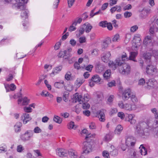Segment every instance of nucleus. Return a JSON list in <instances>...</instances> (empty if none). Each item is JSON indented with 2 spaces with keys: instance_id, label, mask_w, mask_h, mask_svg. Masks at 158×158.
Returning a JSON list of instances; mask_svg holds the SVG:
<instances>
[{
  "instance_id": "obj_1",
  "label": "nucleus",
  "mask_w": 158,
  "mask_h": 158,
  "mask_svg": "<svg viewBox=\"0 0 158 158\" xmlns=\"http://www.w3.org/2000/svg\"><path fill=\"white\" fill-rule=\"evenodd\" d=\"M16 3L15 4V6L17 10H21L20 14L21 17L23 19H25L27 17L28 11L25 9L24 5L27 3V0H16Z\"/></svg>"
},
{
  "instance_id": "obj_2",
  "label": "nucleus",
  "mask_w": 158,
  "mask_h": 158,
  "mask_svg": "<svg viewBox=\"0 0 158 158\" xmlns=\"http://www.w3.org/2000/svg\"><path fill=\"white\" fill-rule=\"evenodd\" d=\"M147 124L146 123H141L138 124L136 126V132L139 136L145 138L147 136L148 134V130H146Z\"/></svg>"
},
{
  "instance_id": "obj_3",
  "label": "nucleus",
  "mask_w": 158,
  "mask_h": 158,
  "mask_svg": "<svg viewBox=\"0 0 158 158\" xmlns=\"http://www.w3.org/2000/svg\"><path fill=\"white\" fill-rule=\"evenodd\" d=\"M73 98L75 100V102H78L80 104L82 103V107L83 109L87 110L89 108V104L87 102H84L83 101L81 100L82 96L81 95H80L78 93L75 94L73 95Z\"/></svg>"
},
{
  "instance_id": "obj_4",
  "label": "nucleus",
  "mask_w": 158,
  "mask_h": 158,
  "mask_svg": "<svg viewBox=\"0 0 158 158\" xmlns=\"http://www.w3.org/2000/svg\"><path fill=\"white\" fill-rule=\"evenodd\" d=\"M118 106L120 108L128 111L135 110L136 109V107L135 104L131 103H127L124 104L121 101L118 103Z\"/></svg>"
},
{
  "instance_id": "obj_5",
  "label": "nucleus",
  "mask_w": 158,
  "mask_h": 158,
  "mask_svg": "<svg viewBox=\"0 0 158 158\" xmlns=\"http://www.w3.org/2000/svg\"><path fill=\"white\" fill-rule=\"evenodd\" d=\"M120 73L123 74L128 75L131 71L130 66L127 64L123 63L119 68Z\"/></svg>"
},
{
  "instance_id": "obj_6",
  "label": "nucleus",
  "mask_w": 158,
  "mask_h": 158,
  "mask_svg": "<svg viewBox=\"0 0 158 158\" xmlns=\"http://www.w3.org/2000/svg\"><path fill=\"white\" fill-rule=\"evenodd\" d=\"M34 133L31 130H27L25 132L20 135L21 139L23 142H26L30 140L33 137Z\"/></svg>"
},
{
  "instance_id": "obj_7",
  "label": "nucleus",
  "mask_w": 158,
  "mask_h": 158,
  "mask_svg": "<svg viewBox=\"0 0 158 158\" xmlns=\"http://www.w3.org/2000/svg\"><path fill=\"white\" fill-rule=\"evenodd\" d=\"M156 83V80L154 79H150L146 80V84L145 85L144 88L147 89H152L154 88Z\"/></svg>"
},
{
  "instance_id": "obj_8",
  "label": "nucleus",
  "mask_w": 158,
  "mask_h": 158,
  "mask_svg": "<svg viewBox=\"0 0 158 158\" xmlns=\"http://www.w3.org/2000/svg\"><path fill=\"white\" fill-rule=\"evenodd\" d=\"M157 72L156 67L152 64H148L146 69V72L148 74L153 75L156 74Z\"/></svg>"
},
{
  "instance_id": "obj_9",
  "label": "nucleus",
  "mask_w": 158,
  "mask_h": 158,
  "mask_svg": "<svg viewBox=\"0 0 158 158\" xmlns=\"http://www.w3.org/2000/svg\"><path fill=\"white\" fill-rule=\"evenodd\" d=\"M140 37V35L139 34H135L134 35L133 41L135 44L134 45V47L136 48L139 47L141 45L142 41Z\"/></svg>"
},
{
  "instance_id": "obj_10",
  "label": "nucleus",
  "mask_w": 158,
  "mask_h": 158,
  "mask_svg": "<svg viewBox=\"0 0 158 158\" xmlns=\"http://www.w3.org/2000/svg\"><path fill=\"white\" fill-rule=\"evenodd\" d=\"M122 64L121 60L117 59L114 62L112 61H110L108 64L109 67L111 68L113 70L115 69L117 66H120Z\"/></svg>"
},
{
  "instance_id": "obj_11",
  "label": "nucleus",
  "mask_w": 158,
  "mask_h": 158,
  "mask_svg": "<svg viewBox=\"0 0 158 158\" xmlns=\"http://www.w3.org/2000/svg\"><path fill=\"white\" fill-rule=\"evenodd\" d=\"M83 153L87 154L91 151L92 146L90 143L85 142L83 143Z\"/></svg>"
},
{
  "instance_id": "obj_12",
  "label": "nucleus",
  "mask_w": 158,
  "mask_h": 158,
  "mask_svg": "<svg viewBox=\"0 0 158 158\" xmlns=\"http://www.w3.org/2000/svg\"><path fill=\"white\" fill-rule=\"evenodd\" d=\"M154 41L152 37L150 36H146L144 40L143 44L146 45L152 46Z\"/></svg>"
},
{
  "instance_id": "obj_13",
  "label": "nucleus",
  "mask_w": 158,
  "mask_h": 158,
  "mask_svg": "<svg viewBox=\"0 0 158 158\" xmlns=\"http://www.w3.org/2000/svg\"><path fill=\"white\" fill-rule=\"evenodd\" d=\"M131 90L130 89H125L123 93L122 98L124 100H127L130 97L131 95Z\"/></svg>"
},
{
  "instance_id": "obj_14",
  "label": "nucleus",
  "mask_w": 158,
  "mask_h": 158,
  "mask_svg": "<svg viewBox=\"0 0 158 158\" xmlns=\"http://www.w3.org/2000/svg\"><path fill=\"white\" fill-rule=\"evenodd\" d=\"M68 154L70 158H78V154L76 150L71 149L69 150Z\"/></svg>"
},
{
  "instance_id": "obj_15",
  "label": "nucleus",
  "mask_w": 158,
  "mask_h": 158,
  "mask_svg": "<svg viewBox=\"0 0 158 158\" xmlns=\"http://www.w3.org/2000/svg\"><path fill=\"white\" fill-rule=\"evenodd\" d=\"M135 141L132 137H128L126 140V143L127 146H133L135 144Z\"/></svg>"
},
{
  "instance_id": "obj_16",
  "label": "nucleus",
  "mask_w": 158,
  "mask_h": 158,
  "mask_svg": "<svg viewBox=\"0 0 158 158\" xmlns=\"http://www.w3.org/2000/svg\"><path fill=\"white\" fill-rule=\"evenodd\" d=\"M21 118L24 124H26L31 119V118L29 116V114L27 113L23 114L21 116Z\"/></svg>"
},
{
  "instance_id": "obj_17",
  "label": "nucleus",
  "mask_w": 158,
  "mask_h": 158,
  "mask_svg": "<svg viewBox=\"0 0 158 158\" xmlns=\"http://www.w3.org/2000/svg\"><path fill=\"white\" fill-rule=\"evenodd\" d=\"M22 105L25 106L28 105L29 103L30 100L27 98L26 97H24L23 98H20L18 100V104H21L22 102Z\"/></svg>"
},
{
  "instance_id": "obj_18",
  "label": "nucleus",
  "mask_w": 158,
  "mask_h": 158,
  "mask_svg": "<svg viewBox=\"0 0 158 158\" xmlns=\"http://www.w3.org/2000/svg\"><path fill=\"white\" fill-rule=\"evenodd\" d=\"M114 136L113 132H109L105 135L103 138V140L106 142H109L113 138Z\"/></svg>"
},
{
  "instance_id": "obj_19",
  "label": "nucleus",
  "mask_w": 158,
  "mask_h": 158,
  "mask_svg": "<svg viewBox=\"0 0 158 158\" xmlns=\"http://www.w3.org/2000/svg\"><path fill=\"white\" fill-rule=\"evenodd\" d=\"M56 154L61 157L65 156L67 153V151L64 149L60 148L56 151Z\"/></svg>"
},
{
  "instance_id": "obj_20",
  "label": "nucleus",
  "mask_w": 158,
  "mask_h": 158,
  "mask_svg": "<svg viewBox=\"0 0 158 158\" xmlns=\"http://www.w3.org/2000/svg\"><path fill=\"white\" fill-rule=\"evenodd\" d=\"M110 55V53L109 52L104 53L102 57V60L104 62H107L109 60Z\"/></svg>"
},
{
  "instance_id": "obj_21",
  "label": "nucleus",
  "mask_w": 158,
  "mask_h": 158,
  "mask_svg": "<svg viewBox=\"0 0 158 158\" xmlns=\"http://www.w3.org/2000/svg\"><path fill=\"white\" fill-rule=\"evenodd\" d=\"M152 112L154 114V116L156 121H155L154 124L155 125L158 124V112L156 109L154 108L151 110Z\"/></svg>"
},
{
  "instance_id": "obj_22",
  "label": "nucleus",
  "mask_w": 158,
  "mask_h": 158,
  "mask_svg": "<svg viewBox=\"0 0 158 158\" xmlns=\"http://www.w3.org/2000/svg\"><path fill=\"white\" fill-rule=\"evenodd\" d=\"M4 86L6 92H9L10 91L9 88L10 90L14 91L16 88V86L14 84H11L10 85L7 84H4Z\"/></svg>"
},
{
  "instance_id": "obj_23",
  "label": "nucleus",
  "mask_w": 158,
  "mask_h": 158,
  "mask_svg": "<svg viewBox=\"0 0 158 158\" xmlns=\"http://www.w3.org/2000/svg\"><path fill=\"white\" fill-rule=\"evenodd\" d=\"M62 69V67L61 66L56 67L53 69V71L51 73H50V76L53 77L54 76L58 74Z\"/></svg>"
},
{
  "instance_id": "obj_24",
  "label": "nucleus",
  "mask_w": 158,
  "mask_h": 158,
  "mask_svg": "<svg viewBox=\"0 0 158 158\" xmlns=\"http://www.w3.org/2000/svg\"><path fill=\"white\" fill-rule=\"evenodd\" d=\"M54 86L58 89H60L63 88L64 86V82L63 80L59 82H55L54 84Z\"/></svg>"
},
{
  "instance_id": "obj_25",
  "label": "nucleus",
  "mask_w": 158,
  "mask_h": 158,
  "mask_svg": "<svg viewBox=\"0 0 158 158\" xmlns=\"http://www.w3.org/2000/svg\"><path fill=\"white\" fill-rule=\"evenodd\" d=\"M91 80L97 83L100 82V83H102L103 82L102 80H101L99 76L98 75L94 76L91 78Z\"/></svg>"
},
{
  "instance_id": "obj_26",
  "label": "nucleus",
  "mask_w": 158,
  "mask_h": 158,
  "mask_svg": "<svg viewBox=\"0 0 158 158\" xmlns=\"http://www.w3.org/2000/svg\"><path fill=\"white\" fill-rule=\"evenodd\" d=\"M72 49L71 48H69L68 49V50H64L63 52H59L58 56L59 57H64V56H66L67 57H69V55L68 56L67 55V51L69 53L72 51Z\"/></svg>"
},
{
  "instance_id": "obj_27",
  "label": "nucleus",
  "mask_w": 158,
  "mask_h": 158,
  "mask_svg": "<svg viewBox=\"0 0 158 158\" xmlns=\"http://www.w3.org/2000/svg\"><path fill=\"white\" fill-rule=\"evenodd\" d=\"M85 31L87 33H88L91 31L92 28V26L89 23H85L83 25Z\"/></svg>"
},
{
  "instance_id": "obj_28",
  "label": "nucleus",
  "mask_w": 158,
  "mask_h": 158,
  "mask_svg": "<svg viewBox=\"0 0 158 158\" xmlns=\"http://www.w3.org/2000/svg\"><path fill=\"white\" fill-rule=\"evenodd\" d=\"M121 60V62L122 63V64L124 63V61L129 60V57H128L127 56V54L123 52L122 53L121 56V59L120 58H118Z\"/></svg>"
},
{
  "instance_id": "obj_29",
  "label": "nucleus",
  "mask_w": 158,
  "mask_h": 158,
  "mask_svg": "<svg viewBox=\"0 0 158 158\" xmlns=\"http://www.w3.org/2000/svg\"><path fill=\"white\" fill-rule=\"evenodd\" d=\"M151 55L149 52L144 53L143 55V57L148 63L151 62Z\"/></svg>"
},
{
  "instance_id": "obj_30",
  "label": "nucleus",
  "mask_w": 158,
  "mask_h": 158,
  "mask_svg": "<svg viewBox=\"0 0 158 158\" xmlns=\"http://www.w3.org/2000/svg\"><path fill=\"white\" fill-rule=\"evenodd\" d=\"M140 149V153L142 155L145 156L147 154V150L143 146V145H141L139 148Z\"/></svg>"
},
{
  "instance_id": "obj_31",
  "label": "nucleus",
  "mask_w": 158,
  "mask_h": 158,
  "mask_svg": "<svg viewBox=\"0 0 158 158\" xmlns=\"http://www.w3.org/2000/svg\"><path fill=\"white\" fill-rule=\"evenodd\" d=\"M123 130V127L121 125H118L116 127L115 130V133L116 134L119 135L120 134Z\"/></svg>"
},
{
  "instance_id": "obj_32",
  "label": "nucleus",
  "mask_w": 158,
  "mask_h": 158,
  "mask_svg": "<svg viewBox=\"0 0 158 158\" xmlns=\"http://www.w3.org/2000/svg\"><path fill=\"white\" fill-rule=\"evenodd\" d=\"M22 126V124L20 122H17L14 126L15 131L16 132H18L20 131V127Z\"/></svg>"
},
{
  "instance_id": "obj_33",
  "label": "nucleus",
  "mask_w": 158,
  "mask_h": 158,
  "mask_svg": "<svg viewBox=\"0 0 158 158\" xmlns=\"http://www.w3.org/2000/svg\"><path fill=\"white\" fill-rule=\"evenodd\" d=\"M137 53L136 52H130L129 56V60H132L134 61H136L135 58L137 55Z\"/></svg>"
},
{
  "instance_id": "obj_34",
  "label": "nucleus",
  "mask_w": 158,
  "mask_h": 158,
  "mask_svg": "<svg viewBox=\"0 0 158 158\" xmlns=\"http://www.w3.org/2000/svg\"><path fill=\"white\" fill-rule=\"evenodd\" d=\"M111 75V71L110 70H106L104 73L103 74V76L104 78L107 80L110 78Z\"/></svg>"
},
{
  "instance_id": "obj_35",
  "label": "nucleus",
  "mask_w": 158,
  "mask_h": 158,
  "mask_svg": "<svg viewBox=\"0 0 158 158\" xmlns=\"http://www.w3.org/2000/svg\"><path fill=\"white\" fill-rule=\"evenodd\" d=\"M103 70V68L102 65L100 64H97L96 67V71L97 72L100 73Z\"/></svg>"
},
{
  "instance_id": "obj_36",
  "label": "nucleus",
  "mask_w": 158,
  "mask_h": 158,
  "mask_svg": "<svg viewBox=\"0 0 158 158\" xmlns=\"http://www.w3.org/2000/svg\"><path fill=\"white\" fill-rule=\"evenodd\" d=\"M158 31V27L156 26H151L150 28L149 31L151 34H153L155 32H157Z\"/></svg>"
},
{
  "instance_id": "obj_37",
  "label": "nucleus",
  "mask_w": 158,
  "mask_h": 158,
  "mask_svg": "<svg viewBox=\"0 0 158 158\" xmlns=\"http://www.w3.org/2000/svg\"><path fill=\"white\" fill-rule=\"evenodd\" d=\"M85 81V80L82 78H78L76 82V85L80 86Z\"/></svg>"
},
{
  "instance_id": "obj_38",
  "label": "nucleus",
  "mask_w": 158,
  "mask_h": 158,
  "mask_svg": "<svg viewBox=\"0 0 158 158\" xmlns=\"http://www.w3.org/2000/svg\"><path fill=\"white\" fill-rule=\"evenodd\" d=\"M76 25H77L76 24L75 22H73V23L72 25L70 26L69 29V31L71 32L72 31L75 30L76 29V28L75 27V26H76Z\"/></svg>"
},
{
  "instance_id": "obj_39",
  "label": "nucleus",
  "mask_w": 158,
  "mask_h": 158,
  "mask_svg": "<svg viewBox=\"0 0 158 158\" xmlns=\"http://www.w3.org/2000/svg\"><path fill=\"white\" fill-rule=\"evenodd\" d=\"M146 81L143 78H141L138 81V85L140 86H143L146 84Z\"/></svg>"
},
{
  "instance_id": "obj_40",
  "label": "nucleus",
  "mask_w": 158,
  "mask_h": 158,
  "mask_svg": "<svg viewBox=\"0 0 158 158\" xmlns=\"http://www.w3.org/2000/svg\"><path fill=\"white\" fill-rule=\"evenodd\" d=\"M89 96L88 94H84L83 98H82L81 100L83 101L84 102H87L89 100Z\"/></svg>"
},
{
  "instance_id": "obj_41",
  "label": "nucleus",
  "mask_w": 158,
  "mask_h": 158,
  "mask_svg": "<svg viewBox=\"0 0 158 158\" xmlns=\"http://www.w3.org/2000/svg\"><path fill=\"white\" fill-rule=\"evenodd\" d=\"M120 40V36L118 34L115 35L112 39V41L113 42H118Z\"/></svg>"
},
{
  "instance_id": "obj_42",
  "label": "nucleus",
  "mask_w": 158,
  "mask_h": 158,
  "mask_svg": "<svg viewBox=\"0 0 158 158\" xmlns=\"http://www.w3.org/2000/svg\"><path fill=\"white\" fill-rule=\"evenodd\" d=\"M86 61V63H87L89 62V60L87 57H85L84 58H80L78 59V63H81L83 61Z\"/></svg>"
},
{
  "instance_id": "obj_43",
  "label": "nucleus",
  "mask_w": 158,
  "mask_h": 158,
  "mask_svg": "<svg viewBox=\"0 0 158 158\" xmlns=\"http://www.w3.org/2000/svg\"><path fill=\"white\" fill-rule=\"evenodd\" d=\"M74 123L72 121L70 122L67 125L68 128L69 129H75V128H74Z\"/></svg>"
},
{
  "instance_id": "obj_44",
  "label": "nucleus",
  "mask_w": 158,
  "mask_h": 158,
  "mask_svg": "<svg viewBox=\"0 0 158 158\" xmlns=\"http://www.w3.org/2000/svg\"><path fill=\"white\" fill-rule=\"evenodd\" d=\"M53 120L55 122L59 124L60 123L62 122V121L60 117L57 116H54Z\"/></svg>"
},
{
  "instance_id": "obj_45",
  "label": "nucleus",
  "mask_w": 158,
  "mask_h": 158,
  "mask_svg": "<svg viewBox=\"0 0 158 158\" xmlns=\"http://www.w3.org/2000/svg\"><path fill=\"white\" fill-rule=\"evenodd\" d=\"M84 28L83 26V25L81 26L79 29L78 32H79L78 36H80L83 34L85 31Z\"/></svg>"
},
{
  "instance_id": "obj_46",
  "label": "nucleus",
  "mask_w": 158,
  "mask_h": 158,
  "mask_svg": "<svg viewBox=\"0 0 158 158\" xmlns=\"http://www.w3.org/2000/svg\"><path fill=\"white\" fill-rule=\"evenodd\" d=\"M24 149L23 147L21 145H19L17 146L16 150L19 152H22Z\"/></svg>"
},
{
  "instance_id": "obj_47",
  "label": "nucleus",
  "mask_w": 158,
  "mask_h": 158,
  "mask_svg": "<svg viewBox=\"0 0 158 158\" xmlns=\"http://www.w3.org/2000/svg\"><path fill=\"white\" fill-rule=\"evenodd\" d=\"M110 41V39L109 38L107 40L104 41L102 45V47L104 48H106L108 46V44L109 43V41Z\"/></svg>"
},
{
  "instance_id": "obj_48",
  "label": "nucleus",
  "mask_w": 158,
  "mask_h": 158,
  "mask_svg": "<svg viewBox=\"0 0 158 158\" xmlns=\"http://www.w3.org/2000/svg\"><path fill=\"white\" fill-rule=\"evenodd\" d=\"M107 23V22L106 21H102L99 23V25L100 26L103 27H106Z\"/></svg>"
},
{
  "instance_id": "obj_49",
  "label": "nucleus",
  "mask_w": 158,
  "mask_h": 158,
  "mask_svg": "<svg viewBox=\"0 0 158 158\" xmlns=\"http://www.w3.org/2000/svg\"><path fill=\"white\" fill-rule=\"evenodd\" d=\"M102 156L104 158H110L109 154L106 151H104L103 152Z\"/></svg>"
},
{
  "instance_id": "obj_50",
  "label": "nucleus",
  "mask_w": 158,
  "mask_h": 158,
  "mask_svg": "<svg viewBox=\"0 0 158 158\" xmlns=\"http://www.w3.org/2000/svg\"><path fill=\"white\" fill-rule=\"evenodd\" d=\"M130 97L131 98V100L132 102H133V104H135V102L137 101V98L135 95H131V94L130 95Z\"/></svg>"
},
{
  "instance_id": "obj_51",
  "label": "nucleus",
  "mask_w": 158,
  "mask_h": 158,
  "mask_svg": "<svg viewBox=\"0 0 158 158\" xmlns=\"http://www.w3.org/2000/svg\"><path fill=\"white\" fill-rule=\"evenodd\" d=\"M68 93L67 92H64L63 96V100L65 102H66L68 101Z\"/></svg>"
},
{
  "instance_id": "obj_52",
  "label": "nucleus",
  "mask_w": 158,
  "mask_h": 158,
  "mask_svg": "<svg viewBox=\"0 0 158 158\" xmlns=\"http://www.w3.org/2000/svg\"><path fill=\"white\" fill-rule=\"evenodd\" d=\"M152 54L153 56L156 58H158V49L152 50Z\"/></svg>"
},
{
  "instance_id": "obj_53",
  "label": "nucleus",
  "mask_w": 158,
  "mask_h": 158,
  "mask_svg": "<svg viewBox=\"0 0 158 158\" xmlns=\"http://www.w3.org/2000/svg\"><path fill=\"white\" fill-rule=\"evenodd\" d=\"M132 13L128 11H126L124 14V16L126 18H128L132 15Z\"/></svg>"
},
{
  "instance_id": "obj_54",
  "label": "nucleus",
  "mask_w": 158,
  "mask_h": 158,
  "mask_svg": "<svg viewBox=\"0 0 158 158\" xmlns=\"http://www.w3.org/2000/svg\"><path fill=\"white\" fill-rule=\"evenodd\" d=\"M118 154L117 150L114 149L113 150H111L110 152V154L112 156H115Z\"/></svg>"
},
{
  "instance_id": "obj_55",
  "label": "nucleus",
  "mask_w": 158,
  "mask_h": 158,
  "mask_svg": "<svg viewBox=\"0 0 158 158\" xmlns=\"http://www.w3.org/2000/svg\"><path fill=\"white\" fill-rule=\"evenodd\" d=\"M23 110L25 112L27 113H30L32 111V109L30 107L25 106L24 107Z\"/></svg>"
},
{
  "instance_id": "obj_56",
  "label": "nucleus",
  "mask_w": 158,
  "mask_h": 158,
  "mask_svg": "<svg viewBox=\"0 0 158 158\" xmlns=\"http://www.w3.org/2000/svg\"><path fill=\"white\" fill-rule=\"evenodd\" d=\"M82 20V19L81 18H77L75 19L73 21V22H75L76 24L77 25V23H80L81 22Z\"/></svg>"
},
{
  "instance_id": "obj_57",
  "label": "nucleus",
  "mask_w": 158,
  "mask_h": 158,
  "mask_svg": "<svg viewBox=\"0 0 158 158\" xmlns=\"http://www.w3.org/2000/svg\"><path fill=\"white\" fill-rule=\"evenodd\" d=\"M34 131L35 133H39L41 132L42 130L39 127H36L34 129Z\"/></svg>"
},
{
  "instance_id": "obj_58",
  "label": "nucleus",
  "mask_w": 158,
  "mask_h": 158,
  "mask_svg": "<svg viewBox=\"0 0 158 158\" xmlns=\"http://www.w3.org/2000/svg\"><path fill=\"white\" fill-rule=\"evenodd\" d=\"M118 116L121 119H123L125 117V114L123 112H120L118 113Z\"/></svg>"
},
{
  "instance_id": "obj_59",
  "label": "nucleus",
  "mask_w": 158,
  "mask_h": 158,
  "mask_svg": "<svg viewBox=\"0 0 158 158\" xmlns=\"http://www.w3.org/2000/svg\"><path fill=\"white\" fill-rule=\"evenodd\" d=\"M79 41L81 44L85 43L86 41V38L84 36L81 37L79 38Z\"/></svg>"
},
{
  "instance_id": "obj_60",
  "label": "nucleus",
  "mask_w": 158,
  "mask_h": 158,
  "mask_svg": "<svg viewBox=\"0 0 158 158\" xmlns=\"http://www.w3.org/2000/svg\"><path fill=\"white\" fill-rule=\"evenodd\" d=\"M93 67V65L89 64L85 67V69L86 70L89 71V72H91Z\"/></svg>"
},
{
  "instance_id": "obj_61",
  "label": "nucleus",
  "mask_w": 158,
  "mask_h": 158,
  "mask_svg": "<svg viewBox=\"0 0 158 158\" xmlns=\"http://www.w3.org/2000/svg\"><path fill=\"white\" fill-rule=\"evenodd\" d=\"M138 29V27L137 25H134L132 26L130 29L131 32H134L136 31Z\"/></svg>"
},
{
  "instance_id": "obj_62",
  "label": "nucleus",
  "mask_w": 158,
  "mask_h": 158,
  "mask_svg": "<svg viewBox=\"0 0 158 158\" xmlns=\"http://www.w3.org/2000/svg\"><path fill=\"white\" fill-rule=\"evenodd\" d=\"M71 77V73L70 72H67L65 75V78L67 80H69L70 79Z\"/></svg>"
},
{
  "instance_id": "obj_63",
  "label": "nucleus",
  "mask_w": 158,
  "mask_h": 158,
  "mask_svg": "<svg viewBox=\"0 0 158 158\" xmlns=\"http://www.w3.org/2000/svg\"><path fill=\"white\" fill-rule=\"evenodd\" d=\"M13 77L11 74H9L7 77L6 78V80L7 81H9L12 80Z\"/></svg>"
},
{
  "instance_id": "obj_64",
  "label": "nucleus",
  "mask_w": 158,
  "mask_h": 158,
  "mask_svg": "<svg viewBox=\"0 0 158 158\" xmlns=\"http://www.w3.org/2000/svg\"><path fill=\"white\" fill-rule=\"evenodd\" d=\"M131 155L132 158H136V152L135 150L133 149L131 150Z\"/></svg>"
}]
</instances>
